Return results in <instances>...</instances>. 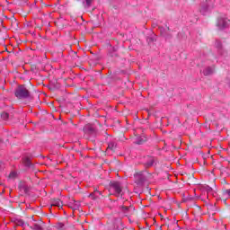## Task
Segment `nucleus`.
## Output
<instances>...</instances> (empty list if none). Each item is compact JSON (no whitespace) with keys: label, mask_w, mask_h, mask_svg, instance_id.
<instances>
[{"label":"nucleus","mask_w":230,"mask_h":230,"mask_svg":"<svg viewBox=\"0 0 230 230\" xmlns=\"http://www.w3.org/2000/svg\"><path fill=\"white\" fill-rule=\"evenodd\" d=\"M80 208V202L74 200V208L78 209Z\"/></svg>","instance_id":"26"},{"label":"nucleus","mask_w":230,"mask_h":230,"mask_svg":"<svg viewBox=\"0 0 230 230\" xmlns=\"http://www.w3.org/2000/svg\"><path fill=\"white\" fill-rule=\"evenodd\" d=\"M22 163L24 166H27V167L31 166V160L28 157L23 158Z\"/></svg>","instance_id":"19"},{"label":"nucleus","mask_w":230,"mask_h":230,"mask_svg":"<svg viewBox=\"0 0 230 230\" xmlns=\"http://www.w3.org/2000/svg\"><path fill=\"white\" fill-rule=\"evenodd\" d=\"M54 227H55V229H58V230H66V229H67L66 225L64 223H60V222L57 223Z\"/></svg>","instance_id":"18"},{"label":"nucleus","mask_w":230,"mask_h":230,"mask_svg":"<svg viewBox=\"0 0 230 230\" xmlns=\"http://www.w3.org/2000/svg\"><path fill=\"white\" fill-rule=\"evenodd\" d=\"M215 48L217 49L218 53H222V51H224V45L220 40H216Z\"/></svg>","instance_id":"9"},{"label":"nucleus","mask_w":230,"mask_h":230,"mask_svg":"<svg viewBox=\"0 0 230 230\" xmlns=\"http://www.w3.org/2000/svg\"><path fill=\"white\" fill-rule=\"evenodd\" d=\"M146 141V137H139L138 140L137 141V145H143Z\"/></svg>","instance_id":"23"},{"label":"nucleus","mask_w":230,"mask_h":230,"mask_svg":"<svg viewBox=\"0 0 230 230\" xmlns=\"http://www.w3.org/2000/svg\"><path fill=\"white\" fill-rule=\"evenodd\" d=\"M15 176V172H11L9 177H14Z\"/></svg>","instance_id":"28"},{"label":"nucleus","mask_w":230,"mask_h":230,"mask_svg":"<svg viewBox=\"0 0 230 230\" xmlns=\"http://www.w3.org/2000/svg\"><path fill=\"white\" fill-rule=\"evenodd\" d=\"M161 35L163 37H165V39H168V36H166L167 31H170V27L166 26L165 29L164 27H159Z\"/></svg>","instance_id":"14"},{"label":"nucleus","mask_w":230,"mask_h":230,"mask_svg":"<svg viewBox=\"0 0 230 230\" xmlns=\"http://www.w3.org/2000/svg\"><path fill=\"white\" fill-rule=\"evenodd\" d=\"M215 73V66H207L204 71L203 75L205 76H211Z\"/></svg>","instance_id":"7"},{"label":"nucleus","mask_w":230,"mask_h":230,"mask_svg":"<svg viewBox=\"0 0 230 230\" xmlns=\"http://www.w3.org/2000/svg\"><path fill=\"white\" fill-rule=\"evenodd\" d=\"M84 134H89V136H96V128L92 124H87L84 127Z\"/></svg>","instance_id":"5"},{"label":"nucleus","mask_w":230,"mask_h":230,"mask_svg":"<svg viewBox=\"0 0 230 230\" xmlns=\"http://www.w3.org/2000/svg\"><path fill=\"white\" fill-rule=\"evenodd\" d=\"M93 1L94 0H84V8H91V5L93 4Z\"/></svg>","instance_id":"21"},{"label":"nucleus","mask_w":230,"mask_h":230,"mask_svg":"<svg viewBox=\"0 0 230 230\" xmlns=\"http://www.w3.org/2000/svg\"><path fill=\"white\" fill-rule=\"evenodd\" d=\"M15 224H16V226H19L20 227H24V221L22 219H17Z\"/></svg>","instance_id":"22"},{"label":"nucleus","mask_w":230,"mask_h":230,"mask_svg":"<svg viewBox=\"0 0 230 230\" xmlns=\"http://www.w3.org/2000/svg\"><path fill=\"white\" fill-rule=\"evenodd\" d=\"M14 95L18 100H28L30 98V91L26 89L24 84H20L14 91Z\"/></svg>","instance_id":"2"},{"label":"nucleus","mask_w":230,"mask_h":230,"mask_svg":"<svg viewBox=\"0 0 230 230\" xmlns=\"http://www.w3.org/2000/svg\"><path fill=\"white\" fill-rule=\"evenodd\" d=\"M229 19L223 17L217 18V26L218 27V30H226V28H229Z\"/></svg>","instance_id":"3"},{"label":"nucleus","mask_w":230,"mask_h":230,"mask_svg":"<svg viewBox=\"0 0 230 230\" xmlns=\"http://www.w3.org/2000/svg\"><path fill=\"white\" fill-rule=\"evenodd\" d=\"M193 200V198L191 196H187L183 198V202H190Z\"/></svg>","instance_id":"25"},{"label":"nucleus","mask_w":230,"mask_h":230,"mask_svg":"<svg viewBox=\"0 0 230 230\" xmlns=\"http://www.w3.org/2000/svg\"><path fill=\"white\" fill-rule=\"evenodd\" d=\"M224 195H228V197H230V190H226Z\"/></svg>","instance_id":"27"},{"label":"nucleus","mask_w":230,"mask_h":230,"mask_svg":"<svg viewBox=\"0 0 230 230\" xmlns=\"http://www.w3.org/2000/svg\"><path fill=\"white\" fill-rule=\"evenodd\" d=\"M213 8V2L206 0V4H203V12H208Z\"/></svg>","instance_id":"10"},{"label":"nucleus","mask_w":230,"mask_h":230,"mask_svg":"<svg viewBox=\"0 0 230 230\" xmlns=\"http://www.w3.org/2000/svg\"><path fill=\"white\" fill-rule=\"evenodd\" d=\"M204 208H206L207 212H203V215H206L207 213H211V211H213V209H215V207L213 205H204L203 204V209Z\"/></svg>","instance_id":"17"},{"label":"nucleus","mask_w":230,"mask_h":230,"mask_svg":"<svg viewBox=\"0 0 230 230\" xmlns=\"http://www.w3.org/2000/svg\"><path fill=\"white\" fill-rule=\"evenodd\" d=\"M100 195H102V191L95 190H93V192H92L90 194L91 199H93V200H96V199H98V197H100Z\"/></svg>","instance_id":"16"},{"label":"nucleus","mask_w":230,"mask_h":230,"mask_svg":"<svg viewBox=\"0 0 230 230\" xmlns=\"http://www.w3.org/2000/svg\"><path fill=\"white\" fill-rule=\"evenodd\" d=\"M51 206H55L57 208H62V206H64V204L62 203V201L59 199H57L51 200Z\"/></svg>","instance_id":"15"},{"label":"nucleus","mask_w":230,"mask_h":230,"mask_svg":"<svg viewBox=\"0 0 230 230\" xmlns=\"http://www.w3.org/2000/svg\"><path fill=\"white\" fill-rule=\"evenodd\" d=\"M30 227H31V229H32V230H44V228H42V226H40V225H39V224H37V223L33 224V225L31 226Z\"/></svg>","instance_id":"20"},{"label":"nucleus","mask_w":230,"mask_h":230,"mask_svg":"<svg viewBox=\"0 0 230 230\" xmlns=\"http://www.w3.org/2000/svg\"><path fill=\"white\" fill-rule=\"evenodd\" d=\"M132 209H134V208H132V207H125V206L120 207V210L122 211V213L124 214L125 217H128L130 215V211H132Z\"/></svg>","instance_id":"8"},{"label":"nucleus","mask_w":230,"mask_h":230,"mask_svg":"<svg viewBox=\"0 0 230 230\" xmlns=\"http://www.w3.org/2000/svg\"><path fill=\"white\" fill-rule=\"evenodd\" d=\"M109 193L114 197H123V185H121V182L111 181L109 184Z\"/></svg>","instance_id":"1"},{"label":"nucleus","mask_w":230,"mask_h":230,"mask_svg":"<svg viewBox=\"0 0 230 230\" xmlns=\"http://www.w3.org/2000/svg\"><path fill=\"white\" fill-rule=\"evenodd\" d=\"M117 144L114 141H111L108 144V147H107V152H114V150H116L117 147Z\"/></svg>","instance_id":"11"},{"label":"nucleus","mask_w":230,"mask_h":230,"mask_svg":"<svg viewBox=\"0 0 230 230\" xmlns=\"http://www.w3.org/2000/svg\"><path fill=\"white\" fill-rule=\"evenodd\" d=\"M1 118H2V119H4V121H6V119H8V118H9V115H8L7 112H3V113L1 114Z\"/></svg>","instance_id":"24"},{"label":"nucleus","mask_w":230,"mask_h":230,"mask_svg":"<svg viewBox=\"0 0 230 230\" xmlns=\"http://www.w3.org/2000/svg\"><path fill=\"white\" fill-rule=\"evenodd\" d=\"M203 164H206V157H204V155H203Z\"/></svg>","instance_id":"29"},{"label":"nucleus","mask_w":230,"mask_h":230,"mask_svg":"<svg viewBox=\"0 0 230 230\" xmlns=\"http://www.w3.org/2000/svg\"><path fill=\"white\" fill-rule=\"evenodd\" d=\"M154 163H155V158L150 155L145 156L142 160V164L146 168L154 166Z\"/></svg>","instance_id":"4"},{"label":"nucleus","mask_w":230,"mask_h":230,"mask_svg":"<svg viewBox=\"0 0 230 230\" xmlns=\"http://www.w3.org/2000/svg\"><path fill=\"white\" fill-rule=\"evenodd\" d=\"M19 189H20L22 191H24V193H28V191H30V187H29L28 184H26L25 182L20 183Z\"/></svg>","instance_id":"13"},{"label":"nucleus","mask_w":230,"mask_h":230,"mask_svg":"<svg viewBox=\"0 0 230 230\" xmlns=\"http://www.w3.org/2000/svg\"><path fill=\"white\" fill-rule=\"evenodd\" d=\"M135 182L136 184H138L139 186H141L142 184L145 183L146 178L145 175H143V173L141 172H137L135 175Z\"/></svg>","instance_id":"6"},{"label":"nucleus","mask_w":230,"mask_h":230,"mask_svg":"<svg viewBox=\"0 0 230 230\" xmlns=\"http://www.w3.org/2000/svg\"><path fill=\"white\" fill-rule=\"evenodd\" d=\"M202 191H206L207 194L208 193H213V188H211L209 185L208 184H203L202 185ZM206 197H208V195H206Z\"/></svg>","instance_id":"12"},{"label":"nucleus","mask_w":230,"mask_h":230,"mask_svg":"<svg viewBox=\"0 0 230 230\" xmlns=\"http://www.w3.org/2000/svg\"><path fill=\"white\" fill-rule=\"evenodd\" d=\"M207 154H209V149H207Z\"/></svg>","instance_id":"30"}]
</instances>
